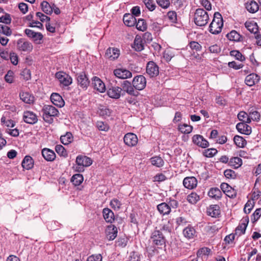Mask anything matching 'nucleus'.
Listing matches in <instances>:
<instances>
[{
    "label": "nucleus",
    "mask_w": 261,
    "mask_h": 261,
    "mask_svg": "<svg viewBox=\"0 0 261 261\" xmlns=\"http://www.w3.org/2000/svg\"><path fill=\"white\" fill-rule=\"evenodd\" d=\"M92 85L94 89L100 92H103L106 90L105 84L99 78L96 76H95L93 78Z\"/></svg>",
    "instance_id": "nucleus-19"
},
{
    "label": "nucleus",
    "mask_w": 261,
    "mask_h": 261,
    "mask_svg": "<svg viewBox=\"0 0 261 261\" xmlns=\"http://www.w3.org/2000/svg\"><path fill=\"white\" fill-rule=\"evenodd\" d=\"M190 47L192 49L196 51H199L201 49L202 46L197 42L192 41L190 43Z\"/></svg>",
    "instance_id": "nucleus-55"
},
{
    "label": "nucleus",
    "mask_w": 261,
    "mask_h": 261,
    "mask_svg": "<svg viewBox=\"0 0 261 261\" xmlns=\"http://www.w3.org/2000/svg\"><path fill=\"white\" fill-rule=\"evenodd\" d=\"M236 128L239 132L243 134L248 135L251 133V127L244 122L238 123Z\"/></svg>",
    "instance_id": "nucleus-22"
},
{
    "label": "nucleus",
    "mask_w": 261,
    "mask_h": 261,
    "mask_svg": "<svg viewBox=\"0 0 261 261\" xmlns=\"http://www.w3.org/2000/svg\"><path fill=\"white\" fill-rule=\"evenodd\" d=\"M209 20V16L207 12L203 9H197L194 15L195 23L200 27L205 25Z\"/></svg>",
    "instance_id": "nucleus-2"
},
{
    "label": "nucleus",
    "mask_w": 261,
    "mask_h": 261,
    "mask_svg": "<svg viewBox=\"0 0 261 261\" xmlns=\"http://www.w3.org/2000/svg\"><path fill=\"white\" fill-rule=\"evenodd\" d=\"M0 33L9 36L12 34V30L6 24H0Z\"/></svg>",
    "instance_id": "nucleus-42"
},
{
    "label": "nucleus",
    "mask_w": 261,
    "mask_h": 261,
    "mask_svg": "<svg viewBox=\"0 0 261 261\" xmlns=\"http://www.w3.org/2000/svg\"><path fill=\"white\" fill-rule=\"evenodd\" d=\"M11 22L10 15L8 14H5L4 16L0 17V22L5 23V24H10Z\"/></svg>",
    "instance_id": "nucleus-53"
},
{
    "label": "nucleus",
    "mask_w": 261,
    "mask_h": 261,
    "mask_svg": "<svg viewBox=\"0 0 261 261\" xmlns=\"http://www.w3.org/2000/svg\"><path fill=\"white\" fill-rule=\"evenodd\" d=\"M76 164L83 165L84 167H89L92 164V160L91 158L82 155H79L76 157Z\"/></svg>",
    "instance_id": "nucleus-18"
},
{
    "label": "nucleus",
    "mask_w": 261,
    "mask_h": 261,
    "mask_svg": "<svg viewBox=\"0 0 261 261\" xmlns=\"http://www.w3.org/2000/svg\"><path fill=\"white\" fill-rule=\"evenodd\" d=\"M117 228L114 225H109L106 230V233L108 240L111 241L114 240L117 235Z\"/></svg>",
    "instance_id": "nucleus-14"
},
{
    "label": "nucleus",
    "mask_w": 261,
    "mask_h": 261,
    "mask_svg": "<svg viewBox=\"0 0 261 261\" xmlns=\"http://www.w3.org/2000/svg\"><path fill=\"white\" fill-rule=\"evenodd\" d=\"M167 16L171 22H175L176 20V13L174 11L168 12Z\"/></svg>",
    "instance_id": "nucleus-62"
},
{
    "label": "nucleus",
    "mask_w": 261,
    "mask_h": 261,
    "mask_svg": "<svg viewBox=\"0 0 261 261\" xmlns=\"http://www.w3.org/2000/svg\"><path fill=\"white\" fill-rule=\"evenodd\" d=\"M208 215L212 217H217L220 214V207L218 205H211L207 210Z\"/></svg>",
    "instance_id": "nucleus-26"
},
{
    "label": "nucleus",
    "mask_w": 261,
    "mask_h": 261,
    "mask_svg": "<svg viewBox=\"0 0 261 261\" xmlns=\"http://www.w3.org/2000/svg\"><path fill=\"white\" fill-rule=\"evenodd\" d=\"M10 59L13 65H16L18 64V56L16 53H11L10 54Z\"/></svg>",
    "instance_id": "nucleus-61"
},
{
    "label": "nucleus",
    "mask_w": 261,
    "mask_h": 261,
    "mask_svg": "<svg viewBox=\"0 0 261 261\" xmlns=\"http://www.w3.org/2000/svg\"><path fill=\"white\" fill-rule=\"evenodd\" d=\"M146 73L150 77L156 76L159 73V67L153 61H149L146 65Z\"/></svg>",
    "instance_id": "nucleus-6"
},
{
    "label": "nucleus",
    "mask_w": 261,
    "mask_h": 261,
    "mask_svg": "<svg viewBox=\"0 0 261 261\" xmlns=\"http://www.w3.org/2000/svg\"><path fill=\"white\" fill-rule=\"evenodd\" d=\"M227 37L228 39L231 41H240L242 37L236 31H232L227 34Z\"/></svg>",
    "instance_id": "nucleus-39"
},
{
    "label": "nucleus",
    "mask_w": 261,
    "mask_h": 261,
    "mask_svg": "<svg viewBox=\"0 0 261 261\" xmlns=\"http://www.w3.org/2000/svg\"><path fill=\"white\" fill-rule=\"evenodd\" d=\"M55 150L57 153L60 156L66 157L67 152L65 148L61 145H57L56 146Z\"/></svg>",
    "instance_id": "nucleus-46"
},
{
    "label": "nucleus",
    "mask_w": 261,
    "mask_h": 261,
    "mask_svg": "<svg viewBox=\"0 0 261 261\" xmlns=\"http://www.w3.org/2000/svg\"><path fill=\"white\" fill-rule=\"evenodd\" d=\"M249 222L248 217H245L243 218L241 222L235 230V234L238 235L239 236H241L245 233L246 227Z\"/></svg>",
    "instance_id": "nucleus-10"
},
{
    "label": "nucleus",
    "mask_w": 261,
    "mask_h": 261,
    "mask_svg": "<svg viewBox=\"0 0 261 261\" xmlns=\"http://www.w3.org/2000/svg\"><path fill=\"white\" fill-rule=\"evenodd\" d=\"M87 261H102V256L100 254L92 255L88 257Z\"/></svg>",
    "instance_id": "nucleus-58"
},
{
    "label": "nucleus",
    "mask_w": 261,
    "mask_h": 261,
    "mask_svg": "<svg viewBox=\"0 0 261 261\" xmlns=\"http://www.w3.org/2000/svg\"><path fill=\"white\" fill-rule=\"evenodd\" d=\"M129 261H140V256L138 252L133 251L130 253Z\"/></svg>",
    "instance_id": "nucleus-54"
},
{
    "label": "nucleus",
    "mask_w": 261,
    "mask_h": 261,
    "mask_svg": "<svg viewBox=\"0 0 261 261\" xmlns=\"http://www.w3.org/2000/svg\"><path fill=\"white\" fill-rule=\"evenodd\" d=\"M83 180L84 177L82 174H75L72 176L71 181L74 186H77L83 182Z\"/></svg>",
    "instance_id": "nucleus-37"
},
{
    "label": "nucleus",
    "mask_w": 261,
    "mask_h": 261,
    "mask_svg": "<svg viewBox=\"0 0 261 261\" xmlns=\"http://www.w3.org/2000/svg\"><path fill=\"white\" fill-rule=\"evenodd\" d=\"M50 100L55 106L58 107H62L64 105V101L62 97L57 93H53L50 96Z\"/></svg>",
    "instance_id": "nucleus-20"
},
{
    "label": "nucleus",
    "mask_w": 261,
    "mask_h": 261,
    "mask_svg": "<svg viewBox=\"0 0 261 261\" xmlns=\"http://www.w3.org/2000/svg\"><path fill=\"white\" fill-rule=\"evenodd\" d=\"M246 8L250 13H255L257 12L259 9L258 5L255 1H251L246 4Z\"/></svg>",
    "instance_id": "nucleus-33"
},
{
    "label": "nucleus",
    "mask_w": 261,
    "mask_h": 261,
    "mask_svg": "<svg viewBox=\"0 0 261 261\" xmlns=\"http://www.w3.org/2000/svg\"><path fill=\"white\" fill-rule=\"evenodd\" d=\"M233 141L236 145L240 148L244 147L247 143L246 140L242 137L238 135L234 137Z\"/></svg>",
    "instance_id": "nucleus-38"
},
{
    "label": "nucleus",
    "mask_w": 261,
    "mask_h": 261,
    "mask_svg": "<svg viewBox=\"0 0 261 261\" xmlns=\"http://www.w3.org/2000/svg\"><path fill=\"white\" fill-rule=\"evenodd\" d=\"M132 47L137 51H140L144 49V44L140 36H136Z\"/></svg>",
    "instance_id": "nucleus-24"
},
{
    "label": "nucleus",
    "mask_w": 261,
    "mask_h": 261,
    "mask_svg": "<svg viewBox=\"0 0 261 261\" xmlns=\"http://www.w3.org/2000/svg\"><path fill=\"white\" fill-rule=\"evenodd\" d=\"M183 185L188 189H193L197 185V179L194 176L187 177L183 180Z\"/></svg>",
    "instance_id": "nucleus-15"
},
{
    "label": "nucleus",
    "mask_w": 261,
    "mask_h": 261,
    "mask_svg": "<svg viewBox=\"0 0 261 261\" xmlns=\"http://www.w3.org/2000/svg\"><path fill=\"white\" fill-rule=\"evenodd\" d=\"M193 143L202 147L206 148L208 146V142L202 136L195 135L192 138Z\"/></svg>",
    "instance_id": "nucleus-16"
},
{
    "label": "nucleus",
    "mask_w": 261,
    "mask_h": 261,
    "mask_svg": "<svg viewBox=\"0 0 261 261\" xmlns=\"http://www.w3.org/2000/svg\"><path fill=\"white\" fill-rule=\"evenodd\" d=\"M123 140L126 145L134 146L137 144L138 139L135 134L129 133L125 135Z\"/></svg>",
    "instance_id": "nucleus-8"
},
{
    "label": "nucleus",
    "mask_w": 261,
    "mask_h": 261,
    "mask_svg": "<svg viewBox=\"0 0 261 261\" xmlns=\"http://www.w3.org/2000/svg\"><path fill=\"white\" fill-rule=\"evenodd\" d=\"M16 48L21 52L30 53L33 49L32 43L24 38L19 39L16 42Z\"/></svg>",
    "instance_id": "nucleus-3"
},
{
    "label": "nucleus",
    "mask_w": 261,
    "mask_h": 261,
    "mask_svg": "<svg viewBox=\"0 0 261 261\" xmlns=\"http://www.w3.org/2000/svg\"><path fill=\"white\" fill-rule=\"evenodd\" d=\"M223 25V19L221 14L215 12L212 22L210 25V32L213 34H218L221 32Z\"/></svg>",
    "instance_id": "nucleus-1"
},
{
    "label": "nucleus",
    "mask_w": 261,
    "mask_h": 261,
    "mask_svg": "<svg viewBox=\"0 0 261 261\" xmlns=\"http://www.w3.org/2000/svg\"><path fill=\"white\" fill-rule=\"evenodd\" d=\"M110 205L114 210H118L121 207L122 203L118 199L114 198L111 201Z\"/></svg>",
    "instance_id": "nucleus-49"
},
{
    "label": "nucleus",
    "mask_w": 261,
    "mask_h": 261,
    "mask_svg": "<svg viewBox=\"0 0 261 261\" xmlns=\"http://www.w3.org/2000/svg\"><path fill=\"white\" fill-rule=\"evenodd\" d=\"M217 153V150L215 148L208 149L205 150V155L207 157H212Z\"/></svg>",
    "instance_id": "nucleus-64"
},
{
    "label": "nucleus",
    "mask_w": 261,
    "mask_h": 261,
    "mask_svg": "<svg viewBox=\"0 0 261 261\" xmlns=\"http://www.w3.org/2000/svg\"><path fill=\"white\" fill-rule=\"evenodd\" d=\"M122 88L118 87H112L107 91V94L110 97L118 99L120 97Z\"/></svg>",
    "instance_id": "nucleus-23"
},
{
    "label": "nucleus",
    "mask_w": 261,
    "mask_h": 261,
    "mask_svg": "<svg viewBox=\"0 0 261 261\" xmlns=\"http://www.w3.org/2000/svg\"><path fill=\"white\" fill-rule=\"evenodd\" d=\"M224 174L227 178H233L236 176L234 171L231 169L225 170L224 172Z\"/></svg>",
    "instance_id": "nucleus-60"
},
{
    "label": "nucleus",
    "mask_w": 261,
    "mask_h": 261,
    "mask_svg": "<svg viewBox=\"0 0 261 261\" xmlns=\"http://www.w3.org/2000/svg\"><path fill=\"white\" fill-rule=\"evenodd\" d=\"M208 196L215 199H219L221 197L222 193L218 188H212L208 193Z\"/></svg>",
    "instance_id": "nucleus-32"
},
{
    "label": "nucleus",
    "mask_w": 261,
    "mask_h": 261,
    "mask_svg": "<svg viewBox=\"0 0 261 261\" xmlns=\"http://www.w3.org/2000/svg\"><path fill=\"white\" fill-rule=\"evenodd\" d=\"M23 118L25 122L31 124H35L38 120L37 116L30 111L24 112Z\"/></svg>",
    "instance_id": "nucleus-17"
},
{
    "label": "nucleus",
    "mask_w": 261,
    "mask_h": 261,
    "mask_svg": "<svg viewBox=\"0 0 261 261\" xmlns=\"http://www.w3.org/2000/svg\"><path fill=\"white\" fill-rule=\"evenodd\" d=\"M179 130L184 134H189L192 129L193 127L186 124H183L178 126Z\"/></svg>",
    "instance_id": "nucleus-43"
},
{
    "label": "nucleus",
    "mask_w": 261,
    "mask_h": 261,
    "mask_svg": "<svg viewBox=\"0 0 261 261\" xmlns=\"http://www.w3.org/2000/svg\"><path fill=\"white\" fill-rule=\"evenodd\" d=\"M231 56L234 57L237 60L240 61H244L245 60V57L239 51L233 50L230 52Z\"/></svg>",
    "instance_id": "nucleus-44"
},
{
    "label": "nucleus",
    "mask_w": 261,
    "mask_h": 261,
    "mask_svg": "<svg viewBox=\"0 0 261 261\" xmlns=\"http://www.w3.org/2000/svg\"><path fill=\"white\" fill-rule=\"evenodd\" d=\"M199 196L196 193L192 192L187 196V200L191 204H195L199 200Z\"/></svg>",
    "instance_id": "nucleus-41"
},
{
    "label": "nucleus",
    "mask_w": 261,
    "mask_h": 261,
    "mask_svg": "<svg viewBox=\"0 0 261 261\" xmlns=\"http://www.w3.org/2000/svg\"><path fill=\"white\" fill-rule=\"evenodd\" d=\"M143 2L148 10L152 11L155 8V4L153 0H143Z\"/></svg>",
    "instance_id": "nucleus-50"
},
{
    "label": "nucleus",
    "mask_w": 261,
    "mask_h": 261,
    "mask_svg": "<svg viewBox=\"0 0 261 261\" xmlns=\"http://www.w3.org/2000/svg\"><path fill=\"white\" fill-rule=\"evenodd\" d=\"M132 84L136 90H142L146 87V79L142 75H137L134 78Z\"/></svg>",
    "instance_id": "nucleus-5"
},
{
    "label": "nucleus",
    "mask_w": 261,
    "mask_h": 261,
    "mask_svg": "<svg viewBox=\"0 0 261 261\" xmlns=\"http://www.w3.org/2000/svg\"><path fill=\"white\" fill-rule=\"evenodd\" d=\"M120 55V51L116 48L109 47L106 50L105 56L110 60H114L117 59Z\"/></svg>",
    "instance_id": "nucleus-21"
},
{
    "label": "nucleus",
    "mask_w": 261,
    "mask_h": 261,
    "mask_svg": "<svg viewBox=\"0 0 261 261\" xmlns=\"http://www.w3.org/2000/svg\"><path fill=\"white\" fill-rule=\"evenodd\" d=\"M249 115L252 120L254 121H258L260 119V114L256 111H251Z\"/></svg>",
    "instance_id": "nucleus-59"
},
{
    "label": "nucleus",
    "mask_w": 261,
    "mask_h": 261,
    "mask_svg": "<svg viewBox=\"0 0 261 261\" xmlns=\"http://www.w3.org/2000/svg\"><path fill=\"white\" fill-rule=\"evenodd\" d=\"M61 142L64 145H68L73 141V136L70 132H67L60 137Z\"/></svg>",
    "instance_id": "nucleus-34"
},
{
    "label": "nucleus",
    "mask_w": 261,
    "mask_h": 261,
    "mask_svg": "<svg viewBox=\"0 0 261 261\" xmlns=\"http://www.w3.org/2000/svg\"><path fill=\"white\" fill-rule=\"evenodd\" d=\"M103 216L106 222L112 223L114 220V213L109 208H105L102 211Z\"/></svg>",
    "instance_id": "nucleus-27"
},
{
    "label": "nucleus",
    "mask_w": 261,
    "mask_h": 261,
    "mask_svg": "<svg viewBox=\"0 0 261 261\" xmlns=\"http://www.w3.org/2000/svg\"><path fill=\"white\" fill-rule=\"evenodd\" d=\"M211 251V249L207 247H203L199 249L197 252V256L198 257H202L203 255H208Z\"/></svg>",
    "instance_id": "nucleus-48"
},
{
    "label": "nucleus",
    "mask_w": 261,
    "mask_h": 261,
    "mask_svg": "<svg viewBox=\"0 0 261 261\" xmlns=\"http://www.w3.org/2000/svg\"><path fill=\"white\" fill-rule=\"evenodd\" d=\"M200 4L205 8L206 10H211L212 9V5L211 3L208 0H201Z\"/></svg>",
    "instance_id": "nucleus-63"
},
{
    "label": "nucleus",
    "mask_w": 261,
    "mask_h": 261,
    "mask_svg": "<svg viewBox=\"0 0 261 261\" xmlns=\"http://www.w3.org/2000/svg\"><path fill=\"white\" fill-rule=\"evenodd\" d=\"M76 79L78 85L80 87L86 89L89 85L90 81L85 73L84 72L80 73L77 75Z\"/></svg>",
    "instance_id": "nucleus-11"
},
{
    "label": "nucleus",
    "mask_w": 261,
    "mask_h": 261,
    "mask_svg": "<svg viewBox=\"0 0 261 261\" xmlns=\"http://www.w3.org/2000/svg\"><path fill=\"white\" fill-rule=\"evenodd\" d=\"M157 4L162 8L166 9L170 5L169 0H156Z\"/></svg>",
    "instance_id": "nucleus-56"
},
{
    "label": "nucleus",
    "mask_w": 261,
    "mask_h": 261,
    "mask_svg": "<svg viewBox=\"0 0 261 261\" xmlns=\"http://www.w3.org/2000/svg\"><path fill=\"white\" fill-rule=\"evenodd\" d=\"M48 106H44L41 111L42 118L45 121L48 122L49 121V108Z\"/></svg>",
    "instance_id": "nucleus-47"
},
{
    "label": "nucleus",
    "mask_w": 261,
    "mask_h": 261,
    "mask_svg": "<svg viewBox=\"0 0 261 261\" xmlns=\"http://www.w3.org/2000/svg\"><path fill=\"white\" fill-rule=\"evenodd\" d=\"M21 165L24 169L30 170L34 166L33 159L31 156L27 155L23 159Z\"/></svg>",
    "instance_id": "nucleus-28"
},
{
    "label": "nucleus",
    "mask_w": 261,
    "mask_h": 261,
    "mask_svg": "<svg viewBox=\"0 0 261 261\" xmlns=\"http://www.w3.org/2000/svg\"><path fill=\"white\" fill-rule=\"evenodd\" d=\"M132 84L128 81H124L122 84V90L123 89L127 94L134 96H137L139 94V92L137 91L134 90V87Z\"/></svg>",
    "instance_id": "nucleus-9"
},
{
    "label": "nucleus",
    "mask_w": 261,
    "mask_h": 261,
    "mask_svg": "<svg viewBox=\"0 0 261 261\" xmlns=\"http://www.w3.org/2000/svg\"><path fill=\"white\" fill-rule=\"evenodd\" d=\"M208 50L212 54H219L221 51V48L217 44H214L208 47Z\"/></svg>",
    "instance_id": "nucleus-52"
},
{
    "label": "nucleus",
    "mask_w": 261,
    "mask_h": 261,
    "mask_svg": "<svg viewBox=\"0 0 261 261\" xmlns=\"http://www.w3.org/2000/svg\"><path fill=\"white\" fill-rule=\"evenodd\" d=\"M55 76L63 87H68L72 83V77L65 72H57L55 74Z\"/></svg>",
    "instance_id": "nucleus-4"
},
{
    "label": "nucleus",
    "mask_w": 261,
    "mask_h": 261,
    "mask_svg": "<svg viewBox=\"0 0 261 261\" xmlns=\"http://www.w3.org/2000/svg\"><path fill=\"white\" fill-rule=\"evenodd\" d=\"M21 75L25 81H28L31 79V74L30 69L25 68L21 72Z\"/></svg>",
    "instance_id": "nucleus-51"
},
{
    "label": "nucleus",
    "mask_w": 261,
    "mask_h": 261,
    "mask_svg": "<svg viewBox=\"0 0 261 261\" xmlns=\"http://www.w3.org/2000/svg\"><path fill=\"white\" fill-rule=\"evenodd\" d=\"M259 81V75L255 73H251L246 76L245 83L247 86L251 87L257 84Z\"/></svg>",
    "instance_id": "nucleus-12"
},
{
    "label": "nucleus",
    "mask_w": 261,
    "mask_h": 261,
    "mask_svg": "<svg viewBox=\"0 0 261 261\" xmlns=\"http://www.w3.org/2000/svg\"><path fill=\"white\" fill-rule=\"evenodd\" d=\"M151 239L156 245H163L165 243V239L163 233L159 230H155L152 232Z\"/></svg>",
    "instance_id": "nucleus-7"
},
{
    "label": "nucleus",
    "mask_w": 261,
    "mask_h": 261,
    "mask_svg": "<svg viewBox=\"0 0 261 261\" xmlns=\"http://www.w3.org/2000/svg\"><path fill=\"white\" fill-rule=\"evenodd\" d=\"M228 66L230 68H232L236 70L240 69L243 68V67L244 66L243 64H238L235 61L229 62L228 63Z\"/></svg>",
    "instance_id": "nucleus-57"
},
{
    "label": "nucleus",
    "mask_w": 261,
    "mask_h": 261,
    "mask_svg": "<svg viewBox=\"0 0 261 261\" xmlns=\"http://www.w3.org/2000/svg\"><path fill=\"white\" fill-rule=\"evenodd\" d=\"M242 164V160L238 157H233L230 159L229 165L235 169L238 168Z\"/></svg>",
    "instance_id": "nucleus-35"
},
{
    "label": "nucleus",
    "mask_w": 261,
    "mask_h": 261,
    "mask_svg": "<svg viewBox=\"0 0 261 261\" xmlns=\"http://www.w3.org/2000/svg\"><path fill=\"white\" fill-rule=\"evenodd\" d=\"M157 208L160 213L163 215H168L171 212L168 204L166 202H163L158 204Z\"/></svg>",
    "instance_id": "nucleus-29"
},
{
    "label": "nucleus",
    "mask_w": 261,
    "mask_h": 261,
    "mask_svg": "<svg viewBox=\"0 0 261 261\" xmlns=\"http://www.w3.org/2000/svg\"><path fill=\"white\" fill-rule=\"evenodd\" d=\"M20 99L27 103H33L34 97L28 92H21L19 94Z\"/></svg>",
    "instance_id": "nucleus-31"
},
{
    "label": "nucleus",
    "mask_w": 261,
    "mask_h": 261,
    "mask_svg": "<svg viewBox=\"0 0 261 261\" xmlns=\"http://www.w3.org/2000/svg\"><path fill=\"white\" fill-rule=\"evenodd\" d=\"M114 73L116 77L122 79H125L132 76V72L124 68L116 69L114 70Z\"/></svg>",
    "instance_id": "nucleus-13"
},
{
    "label": "nucleus",
    "mask_w": 261,
    "mask_h": 261,
    "mask_svg": "<svg viewBox=\"0 0 261 261\" xmlns=\"http://www.w3.org/2000/svg\"><path fill=\"white\" fill-rule=\"evenodd\" d=\"M195 230L193 227H187L183 230V234L188 239L193 238L195 235Z\"/></svg>",
    "instance_id": "nucleus-36"
},
{
    "label": "nucleus",
    "mask_w": 261,
    "mask_h": 261,
    "mask_svg": "<svg viewBox=\"0 0 261 261\" xmlns=\"http://www.w3.org/2000/svg\"><path fill=\"white\" fill-rule=\"evenodd\" d=\"M245 26L251 33L256 34L258 32V25L254 21H246L245 23Z\"/></svg>",
    "instance_id": "nucleus-30"
},
{
    "label": "nucleus",
    "mask_w": 261,
    "mask_h": 261,
    "mask_svg": "<svg viewBox=\"0 0 261 261\" xmlns=\"http://www.w3.org/2000/svg\"><path fill=\"white\" fill-rule=\"evenodd\" d=\"M137 30L144 32L147 29V24L144 19H139L136 23Z\"/></svg>",
    "instance_id": "nucleus-45"
},
{
    "label": "nucleus",
    "mask_w": 261,
    "mask_h": 261,
    "mask_svg": "<svg viewBox=\"0 0 261 261\" xmlns=\"http://www.w3.org/2000/svg\"><path fill=\"white\" fill-rule=\"evenodd\" d=\"M123 20L124 24L128 27L134 26L136 23V19L131 14H125L123 16Z\"/></svg>",
    "instance_id": "nucleus-25"
},
{
    "label": "nucleus",
    "mask_w": 261,
    "mask_h": 261,
    "mask_svg": "<svg viewBox=\"0 0 261 261\" xmlns=\"http://www.w3.org/2000/svg\"><path fill=\"white\" fill-rule=\"evenodd\" d=\"M150 162L152 165L157 167H162L164 163L163 160L161 157L158 156L151 158Z\"/></svg>",
    "instance_id": "nucleus-40"
}]
</instances>
